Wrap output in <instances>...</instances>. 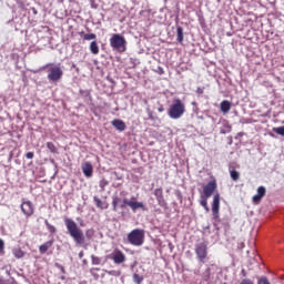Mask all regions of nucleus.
<instances>
[{
    "instance_id": "nucleus-34",
    "label": "nucleus",
    "mask_w": 284,
    "mask_h": 284,
    "mask_svg": "<svg viewBox=\"0 0 284 284\" xmlns=\"http://www.w3.org/2000/svg\"><path fill=\"white\" fill-rule=\"evenodd\" d=\"M87 239H92L94 236V230L90 229L85 232Z\"/></svg>"
},
{
    "instance_id": "nucleus-4",
    "label": "nucleus",
    "mask_w": 284,
    "mask_h": 284,
    "mask_svg": "<svg viewBox=\"0 0 284 284\" xmlns=\"http://www.w3.org/2000/svg\"><path fill=\"white\" fill-rule=\"evenodd\" d=\"M109 41L112 50H116V52H125L126 45H128V41H125V37L119 33H114Z\"/></svg>"
},
{
    "instance_id": "nucleus-24",
    "label": "nucleus",
    "mask_w": 284,
    "mask_h": 284,
    "mask_svg": "<svg viewBox=\"0 0 284 284\" xmlns=\"http://www.w3.org/2000/svg\"><path fill=\"white\" fill-rule=\"evenodd\" d=\"M44 224L47 225V230L50 232V234H57V227L50 224L48 220L44 221Z\"/></svg>"
},
{
    "instance_id": "nucleus-28",
    "label": "nucleus",
    "mask_w": 284,
    "mask_h": 284,
    "mask_svg": "<svg viewBox=\"0 0 284 284\" xmlns=\"http://www.w3.org/2000/svg\"><path fill=\"white\" fill-rule=\"evenodd\" d=\"M273 132H275V134H278L280 136H284V125L278 126V128H274Z\"/></svg>"
},
{
    "instance_id": "nucleus-8",
    "label": "nucleus",
    "mask_w": 284,
    "mask_h": 284,
    "mask_svg": "<svg viewBox=\"0 0 284 284\" xmlns=\"http://www.w3.org/2000/svg\"><path fill=\"white\" fill-rule=\"evenodd\" d=\"M106 257L110 258V261H113L115 265H121L126 261L125 253L119 248H114Z\"/></svg>"
},
{
    "instance_id": "nucleus-26",
    "label": "nucleus",
    "mask_w": 284,
    "mask_h": 284,
    "mask_svg": "<svg viewBox=\"0 0 284 284\" xmlns=\"http://www.w3.org/2000/svg\"><path fill=\"white\" fill-rule=\"evenodd\" d=\"M47 148H48V150H50V152H51L52 154H57V145H54V143L48 142V143H47Z\"/></svg>"
},
{
    "instance_id": "nucleus-18",
    "label": "nucleus",
    "mask_w": 284,
    "mask_h": 284,
    "mask_svg": "<svg viewBox=\"0 0 284 284\" xmlns=\"http://www.w3.org/2000/svg\"><path fill=\"white\" fill-rule=\"evenodd\" d=\"M154 196L159 203V205H163L165 203V200H163V189H155L154 190Z\"/></svg>"
},
{
    "instance_id": "nucleus-11",
    "label": "nucleus",
    "mask_w": 284,
    "mask_h": 284,
    "mask_svg": "<svg viewBox=\"0 0 284 284\" xmlns=\"http://www.w3.org/2000/svg\"><path fill=\"white\" fill-rule=\"evenodd\" d=\"M220 210H221V194L215 193L213 195V202H212L213 219H215V220L219 219Z\"/></svg>"
},
{
    "instance_id": "nucleus-9",
    "label": "nucleus",
    "mask_w": 284,
    "mask_h": 284,
    "mask_svg": "<svg viewBox=\"0 0 284 284\" xmlns=\"http://www.w3.org/2000/svg\"><path fill=\"white\" fill-rule=\"evenodd\" d=\"M20 210L27 219H30V216L34 214V204H32L31 201L23 199L20 205Z\"/></svg>"
},
{
    "instance_id": "nucleus-3",
    "label": "nucleus",
    "mask_w": 284,
    "mask_h": 284,
    "mask_svg": "<svg viewBox=\"0 0 284 284\" xmlns=\"http://www.w3.org/2000/svg\"><path fill=\"white\" fill-rule=\"evenodd\" d=\"M128 241L131 245H134L135 247H141V245L145 243V231L141 229L132 230L128 234Z\"/></svg>"
},
{
    "instance_id": "nucleus-16",
    "label": "nucleus",
    "mask_w": 284,
    "mask_h": 284,
    "mask_svg": "<svg viewBox=\"0 0 284 284\" xmlns=\"http://www.w3.org/2000/svg\"><path fill=\"white\" fill-rule=\"evenodd\" d=\"M53 245H54V239H51L50 241L41 244L39 246L40 254H45V252H48V250H50V247H52Z\"/></svg>"
},
{
    "instance_id": "nucleus-5",
    "label": "nucleus",
    "mask_w": 284,
    "mask_h": 284,
    "mask_svg": "<svg viewBox=\"0 0 284 284\" xmlns=\"http://www.w3.org/2000/svg\"><path fill=\"white\" fill-rule=\"evenodd\" d=\"M48 69V79L52 81L53 83H57V81H61L63 77V70L59 65H54L52 63L47 64Z\"/></svg>"
},
{
    "instance_id": "nucleus-12",
    "label": "nucleus",
    "mask_w": 284,
    "mask_h": 284,
    "mask_svg": "<svg viewBox=\"0 0 284 284\" xmlns=\"http://www.w3.org/2000/svg\"><path fill=\"white\" fill-rule=\"evenodd\" d=\"M267 190L265 189V186H258L257 193L252 197V202L254 203V205H258V203L263 201V196H265Z\"/></svg>"
},
{
    "instance_id": "nucleus-41",
    "label": "nucleus",
    "mask_w": 284,
    "mask_h": 284,
    "mask_svg": "<svg viewBox=\"0 0 284 284\" xmlns=\"http://www.w3.org/2000/svg\"><path fill=\"white\" fill-rule=\"evenodd\" d=\"M158 112H163V108H159V109H158Z\"/></svg>"
},
{
    "instance_id": "nucleus-21",
    "label": "nucleus",
    "mask_w": 284,
    "mask_h": 284,
    "mask_svg": "<svg viewBox=\"0 0 284 284\" xmlns=\"http://www.w3.org/2000/svg\"><path fill=\"white\" fill-rule=\"evenodd\" d=\"M121 202V197H119L118 195H114L112 197V207H113V212H118L119 211V203Z\"/></svg>"
},
{
    "instance_id": "nucleus-30",
    "label": "nucleus",
    "mask_w": 284,
    "mask_h": 284,
    "mask_svg": "<svg viewBox=\"0 0 284 284\" xmlns=\"http://www.w3.org/2000/svg\"><path fill=\"white\" fill-rule=\"evenodd\" d=\"M83 39H84V41H92V40L97 39V34L87 33V34H84Z\"/></svg>"
},
{
    "instance_id": "nucleus-38",
    "label": "nucleus",
    "mask_w": 284,
    "mask_h": 284,
    "mask_svg": "<svg viewBox=\"0 0 284 284\" xmlns=\"http://www.w3.org/2000/svg\"><path fill=\"white\" fill-rule=\"evenodd\" d=\"M58 267L62 272V274H65V267H63V265H58Z\"/></svg>"
},
{
    "instance_id": "nucleus-32",
    "label": "nucleus",
    "mask_w": 284,
    "mask_h": 284,
    "mask_svg": "<svg viewBox=\"0 0 284 284\" xmlns=\"http://www.w3.org/2000/svg\"><path fill=\"white\" fill-rule=\"evenodd\" d=\"M257 284H271L267 276H261L257 281Z\"/></svg>"
},
{
    "instance_id": "nucleus-33",
    "label": "nucleus",
    "mask_w": 284,
    "mask_h": 284,
    "mask_svg": "<svg viewBox=\"0 0 284 284\" xmlns=\"http://www.w3.org/2000/svg\"><path fill=\"white\" fill-rule=\"evenodd\" d=\"M109 276H121V271H105Z\"/></svg>"
},
{
    "instance_id": "nucleus-6",
    "label": "nucleus",
    "mask_w": 284,
    "mask_h": 284,
    "mask_svg": "<svg viewBox=\"0 0 284 284\" xmlns=\"http://www.w3.org/2000/svg\"><path fill=\"white\" fill-rule=\"evenodd\" d=\"M121 210H125V207H130L132 212H136V210H142L145 212V204L143 202L135 201L134 197L131 200L129 199H123V203L120 205Z\"/></svg>"
},
{
    "instance_id": "nucleus-40",
    "label": "nucleus",
    "mask_w": 284,
    "mask_h": 284,
    "mask_svg": "<svg viewBox=\"0 0 284 284\" xmlns=\"http://www.w3.org/2000/svg\"><path fill=\"white\" fill-rule=\"evenodd\" d=\"M79 257H80V258H83V252H80V253H79Z\"/></svg>"
},
{
    "instance_id": "nucleus-42",
    "label": "nucleus",
    "mask_w": 284,
    "mask_h": 284,
    "mask_svg": "<svg viewBox=\"0 0 284 284\" xmlns=\"http://www.w3.org/2000/svg\"><path fill=\"white\" fill-rule=\"evenodd\" d=\"M92 270H95V272H99V268H92Z\"/></svg>"
},
{
    "instance_id": "nucleus-15",
    "label": "nucleus",
    "mask_w": 284,
    "mask_h": 284,
    "mask_svg": "<svg viewBox=\"0 0 284 284\" xmlns=\"http://www.w3.org/2000/svg\"><path fill=\"white\" fill-rule=\"evenodd\" d=\"M82 172H83L84 176H87V179H91V176L94 172V169L92 168V163L85 162L82 165Z\"/></svg>"
},
{
    "instance_id": "nucleus-7",
    "label": "nucleus",
    "mask_w": 284,
    "mask_h": 284,
    "mask_svg": "<svg viewBox=\"0 0 284 284\" xmlns=\"http://www.w3.org/2000/svg\"><path fill=\"white\" fill-rule=\"evenodd\" d=\"M195 254L199 263H205V258H207V244L205 242H201L195 246Z\"/></svg>"
},
{
    "instance_id": "nucleus-19",
    "label": "nucleus",
    "mask_w": 284,
    "mask_h": 284,
    "mask_svg": "<svg viewBox=\"0 0 284 284\" xmlns=\"http://www.w3.org/2000/svg\"><path fill=\"white\" fill-rule=\"evenodd\" d=\"M93 201L97 207H99L100 210H108V204L103 203V201H101V199H99L98 196H94Z\"/></svg>"
},
{
    "instance_id": "nucleus-27",
    "label": "nucleus",
    "mask_w": 284,
    "mask_h": 284,
    "mask_svg": "<svg viewBox=\"0 0 284 284\" xmlns=\"http://www.w3.org/2000/svg\"><path fill=\"white\" fill-rule=\"evenodd\" d=\"M232 132V125L226 124L223 129H221L220 133L221 134H230Z\"/></svg>"
},
{
    "instance_id": "nucleus-1",
    "label": "nucleus",
    "mask_w": 284,
    "mask_h": 284,
    "mask_svg": "<svg viewBox=\"0 0 284 284\" xmlns=\"http://www.w3.org/2000/svg\"><path fill=\"white\" fill-rule=\"evenodd\" d=\"M64 225L67 227L68 234L73 239L77 245H84L85 244V235L83 234V230L79 227V224L74 222V220L70 217L64 219Z\"/></svg>"
},
{
    "instance_id": "nucleus-37",
    "label": "nucleus",
    "mask_w": 284,
    "mask_h": 284,
    "mask_svg": "<svg viewBox=\"0 0 284 284\" xmlns=\"http://www.w3.org/2000/svg\"><path fill=\"white\" fill-rule=\"evenodd\" d=\"M26 159H34V152H28Z\"/></svg>"
},
{
    "instance_id": "nucleus-23",
    "label": "nucleus",
    "mask_w": 284,
    "mask_h": 284,
    "mask_svg": "<svg viewBox=\"0 0 284 284\" xmlns=\"http://www.w3.org/2000/svg\"><path fill=\"white\" fill-rule=\"evenodd\" d=\"M207 199H210V197H205L204 195H202L201 201H200V205H202V207H204V210L206 212H210V206H207Z\"/></svg>"
},
{
    "instance_id": "nucleus-25",
    "label": "nucleus",
    "mask_w": 284,
    "mask_h": 284,
    "mask_svg": "<svg viewBox=\"0 0 284 284\" xmlns=\"http://www.w3.org/2000/svg\"><path fill=\"white\" fill-rule=\"evenodd\" d=\"M178 38L176 40L179 41V43H183V27H178Z\"/></svg>"
},
{
    "instance_id": "nucleus-20",
    "label": "nucleus",
    "mask_w": 284,
    "mask_h": 284,
    "mask_svg": "<svg viewBox=\"0 0 284 284\" xmlns=\"http://www.w3.org/2000/svg\"><path fill=\"white\" fill-rule=\"evenodd\" d=\"M12 254H13L14 258H23V256H26V252H23V250H21V247L13 248Z\"/></svg>"
},
{
    "instance_id": "nucleus-36",
    "label": "nucleus",
    "mask_w": 284,
    "mask_h": 284,
    "mask_svg": "<svg viewBox=\"0 0 284 284\" xmlns=\"http://www.w3.org/2000/svg\"><path fill=\"white\" fill-rule=\"evenodd\" d=\"M105 185H108V181H106V180H101V182H100V187H101L102 190H104V189H105Z\"/></svg>"
},
{
    "instance_id": "nucleus-10",
    "label": "nucleus",
    "mask_w": 284,
    "mask_h": 284,
    "mask_svg": "<svg viewBox=\"0 0 284 284\" xmlns=\"http://www.w3.org/2000/svg\"><path fill=\"white\" fill-rule=\"evenodd\" d=\"M217 187L219 185L216 184V180H211L203 186V196H205V199L212 197Z\"/></svg>"
},
{
    "instance_id": "nucleus-17",
    "label": "nucleus",
    "mask_w": 284,
    "mask_h": 284,
    "mask_svg": "<svg viewBox=\"0 0 284 284\" xmlns=\"http://www.w3.org/2000/svg\"><path fill=\"white\" fill-rule=\"evenodd\" d=\"M220 109H221V112H223L224 114H227V112L232 110V102L227 100H223L220 104Z\"/></svg>"
},
{
    "instance_id": "nucleus-14",
    "label": "nucleus",
    "mask_w": 284,
    "mask_h": 284,
    "mask_svg": "<svg viewBox=\"0 0 284 284\" xmlns=\"http://www.w3.org/2000/svg\"><path fill=\"white\" fill-rule=\"evenodd\" d=\"M111 125L118 130V132H125V129L128 128L123 120L114 119L111 121Z\"/></svg>"
},
{
    "instance_id": "nucleus-13",
    "label": "nucleus",
    "mask_w": 284,
    "mask_h": 284,
    "mask_svg": "<svg viewBox=\"0 0 284 284\" xmlns=\"http://www.w3.org/2000/svg\"><path fill=\"white\" fill-rule=\"evenodd\" d=\"M236 168H239V164H236V162H231L229 164V172H230V176L232 179V181H239V179H241V173H239V171H235Z\"/></svg>"
},
{
    "instance_id": "nucleus-35",
    "label": "nucleus",
    "mask_w": 284,
    "mask_h": 284,
    "mask_svg": "<svg viewBox=\"0 0 284 284\" xmlns=\"http://www.w3.org/2000/svg\"><path fill=\"white\" fill-rule=\"evenodd\" d=\"M6 250V242H3L1 239H0V254H3V251Z\"/></svg>"
},
{
    "instance_id": "nucleus-43",
    "label": "nucleus",
    "mask_w": 284,
    "mask_h": 284,
    "mask_svg": "<svg viewBox=\"0 0 284 284\" xmlns=\"http://www.w3.org/2000/svg\"><path fill=\"white\" fill-rule=\"evenodd\" d=\"M161 70V74H163V69H160Z\"/></svg>"
},
{
    "instance_id": "nucleus-39",
    "label": "nucleus",
    "mask_w": 284,
    "mask_h": 284,
    "mask_svg": "<svg viewBox=\"0 0 284 284\" xmlns=\"http://www.w3.org/2000/svg\"><path fill=\"white\" fill-rule=\"evenodd\" d=\"M241 274H242V276H243L244 278L247 276V272L245 271V268H243V270L241 271Z\"/></svg>"
},
{
    "instance_id": "nucleus-29",
    "label": "nucleus",
    "mask_w": 284,
    "mask_h": 284,
    "mask_svg": "<svg viewBox=\"0 0 284 284\" xmlns=\"http://www.w3.org/2000/svg\"><path fill=\"white\" fill-rule=\"evenodd\" d=\"M133 281L136 284H142L143 283V276L135 273V274H133Z\"/></svg>"
},
{
    "instance_id": "nucleus-22",
    "label": "nucleus",
    "mask_w": 284,
    "mask_h": 284,
    "mask_svg": "<svg viewBox=\"0 0 284 284\" xmlns=\"http://www.w3.org/2000/svg\"><path fill=\"white\" fill-rule=\"evenodd\" d=\"M90 52L93 54H99V43H97V41H92L90 43Z\"/></svg>"
},
{
    "instance_id": "nucleus-31",
    "label": "nucleus",
    "mask_w": 284,
    "mask_h": 284,
    "mask_svg": "<svg viewBox=\"0 0 284 284\" xmlns=\"http://www.w3.org/2000/svg\"><path fill=\"white\" fill-rule=\"evenodd\" d=\"M91 263L92 265H101V258L98 256L92 255L91 256Z\"/></svg>"
},
{
    "instance_id": "nucleus-2",
    "label": "nucleus",
    "mask_w": 284,
    "mask_h": 284,
    "mask_svg": "<svg viewBox=\"0 0 284 284\" xmlns=\"http://www.w3.org/2000/svg\"><path fill=\"white\" fill-rule=\"evenodd\" d=\"M185 114V103L181 99L173 100L169 109L170 119H181Z\"/></svg>"
}]
</instances>
